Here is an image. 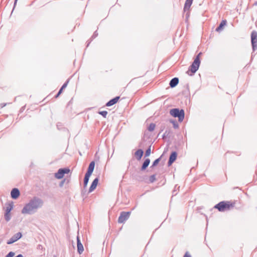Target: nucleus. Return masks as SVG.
Instances as JSON below:
<instances>
[{
  "label": "nucleus",
  "instance_id": "33",
  "mask_svg": "<svg viewBox=\"0 0 257 257\" xmlns=\"http://www.w3.org/2000/svg\"><path fill=\"white\" fill-rule=\"evenodd\" d=\"M63 92V90L61 89H59V90L58 91V93H57V94L55 95V98H58L59 97V96Z\"/></svg>",
  "mask_w": 257,
  "mask_h": 257
},
{
  "label": "nucleus",
  "instance_id": "2",
  "mask_svg": "<svg viewBox=\"0 0 257 257\" xmlns=\"http://www.w3.org/2000/svg\"><path fill=\"white\" fill-rule=\"evenodd\" d=\"M200 64V58H198V56L196 57L192 64L189 66L188 70L186 72V73L190 76H193L198 70Z\"/></svg>",
  "mask_w": 257,
  "mask_h": 257
},
{
  "label": "nucleus",
  "instance_id": "4",
  "mask_svg": "<svg viewBox=\"0 0 257 257\" xmlns=\"http://www.w3.org/2000/svg\"><path fill=\"white\" fill-rule=\"evenodd\" d=\"M131 213V211L121 212L118 218V222L119 223H124L129 218Z\"/></svg>",
  "mask_w": 257,
  "mask_h": 257
},
{
  "label": "nucleus",
  "instance_id": "37",
  "mask_svg": "<svg viewBox=\"0 0 257 257\" xmlns=\"http://www.w3.org/2000/svg\"><path fill=\"white\" fill-rule=\"evenodd\" d=\"M183 257H191V255L188 252H186Z\"/></svg>",
  "mask_w": 257,
  "mask_h": 257
},
{
  "label": "nucleus",
  "instance_id": "32",
  "mask_svg": "<svg viewBox=\"0 0 257 257\" xmlns=\"http://www.w3.org/2000/svg\"><path fill=\"white\" fill-rule=\"evenodd\" d=\"M15 255V253L13 251H11L5 257H13Z\"/></svg>",
  "mask_w": 257,
  "mask_h": 257
},
{
  "label": "nucleus",
  "instance_id": "36",
  "mask_svg": "<svg viewBox=\"0 0 257 257\" xmlns=\"http://www.w3.org/2000/svg\"><path fill=\"white\" fill-rule=\"evenodd\" d=\"M137 179L138 180L140 181H144V178H143V177H142L141 176H138L137 178Z\"/></svg>",
  "mask_w": 257,
  "mask_h": 257
},
{
  "label": "nucleus",
  "instance_id": "40",
  "mask_svg": "<svg viewBox=\"0 0 257 257\" xmlns=\"http://www.w3.org/2000/svg\"><path fill=\"white\" fill-rule=\"evenodd\" d=\"M201 54H202V53L200 52L196 57H198V58H200V55Z\"/></svg>",
  "mask_w": 257,
  "mask_h": 257
},
{
  "label": "nucleus",
  "instance_id": "35",
  "mask_svg": "<svg viewBox=\"0 0 257 257\" xmlns=\"http://www.w3.org/2000/svg\"><path fill=\"white\" fill-rule=\"evenodd\" d=\"M65 180H66V179H63V180H62L60 182V183H59V187H62L63 186V184H64V182H65Z\"/></svg>",
  "mask_w": 257,
  "mask_h": 257
},
{
  "label": "nucleus",
  "instance_id": "31",
  "mask_svg": "<svg viewBox=\"0 0 257 257\" xmlns=\"http://www.w3.org/2000/svg\"><path fill=\"white\" fill-rule=\"evenodd\" d=\"M68 80H67L63 85L62 86H61V87L60 88L61 89H62V90H63V89L64 88H65L66 87V86H67V84H68Z\"/></svg>",
  "mask_w": 257,
  "mask_h": 257
},
{
  "label": "nucleus",
  "instance_id": "39",
  "mask_svg": "<svg viewBox=\"0 0 257 257\" xmlns=\"http://www.w3.org/2000/svg\"><path fill=\"white\" fill-rule=\"evenodd\" d=\"M17 1L18 0H15V2H14V9L15 8L16 5V4H17Z\"/></svg>",
  "mask_w": 257,
  "mask_h": 257
},
{
  "label": "nucleus",
  "instance_id": "41",
  "mask_svg": "<svg viewBox=\"0 0 257 257\" xmlns=\"http://www.w3.org/2000/svg\"><path fill=\"white\" fill-rule=\"evenodd\" d=\"M15 257H23V255L21 254H18V255H17Z\"/></svg>",
  "mask_w": 257,
  "mask_h": 257
},
{
  "label": "nucleus",
  "instance_id": "20",
  "mask_svg": "<svg viewBox=\"0 0 257 257\" xmlns=\"http://www.w3.org/2000/svg\"><path fill=\"white\" fill-rule=\"evenodd\" d=\"M193 0H186L184 7V11H188L192 4Z\"/></svg>",
  "mask_w": 257,
  "mask_h": 257
},
{
  "label": "nucleus",
  "instance_id": "5",
  "mask_svg": "<svg viewBox=\"0 0 257 257\" xmlns=\"http://www.w3.org/2000/svg\"><path fill=\"white\" fill-rule=\"evenodd\" d=\"M43 201L38 197H33V213L38 208L42 207L43 205Z\"/></svg>",
  "mask_w": 257,
  "mask_h": 257
},
{
  "label": "nucleus",
  "instance_id": "10",
  "mask_svg": "<svg viewBox=\"0 0 257 257\" xmlns=\"http://www.w3.org/2000/svg\"><path fill=\"white\" fill-rule=\"evenodd\" d=\"M177 157V153L176 151H173L171 153L169 156V160L168 162V166L169 167L176 161Z\"/></svg>",
  "mask_w": 257,
  "mask_h": 257
},
{
  "label": "nucleus",
  "instance_id": "28",
  "mask_svg": "<svg viewBox=\"0 0 257 257\" xmlns=\"http://www.w3.org/2000/svg\"><path fill=\"white\" fill-rule=\"evenodd\" d=\"M156 180V178L155 174H153L150 176V178H149L150 183H153Z\"/></svg>",
  "mask_w": 257,
  "mask_h": 257
},
{
  "label": "nucleus",
  "instance_id": "38",
  "mask_svg": "<svg viewBox=\"0 0 257 257\" xmlns=\"http://www.w3.org/2000/svg\"><path fill=\"white\" fill-rule=\"evenodd\" d=\"M37 248L39 249H42L43 248V246L39 244L38 245Z\"/></svg>",
  "mask_w": 257,
  "mask_h": 257
},
{
  "label": "nucleus",
  "instance_id": "14",
  "mask_svg": "<svg viewBox=\"0 0 257 257\" xmlns=\"http://www.w3.org/2000/svg\"><path fill=\"white\" fill-rule=\"evenodd\" d=\"M20 191L18 189L14 188L11 192V197L14 199H16L20 196Z\"/></svg>",
  "mask_w": 257,
  "mask_h": 257
},
{
  "label": "nucleus",
  "instance_id": "23",
  "mask_svg": "<svg viewBox=\"0 0 257 257\" xmlns=\"http://www.w3.org/2000/svg\"><path fill=\"white\" fill-rule=\"evenodd\" d=\"M161 157H162V156L161 157H160L159 158L156 159L152 163V166H151V168H153L154 167H155V166H156L160 162V161H161Z\"/></svg>",
  "mask_w": 257,
  "mask_h": 257
},
{
  "label": "nucleus",
  "instance_id": "25",
  "mask_svg": "<svg viewBox=\"0 0 257 257\" xmlns=\"http://www.w3.org/2000/svg\"><path fill=\"white\" fill-rule=\"evenodd\" d=\"M156 124L154 123H151L148 127V130L149 132H153L155 128Z\"/></svg>",
  "mask_w": 257,
  "mask_h": 257
},
{
  "label": "nucleus",
  "instance_id": "30",
  "mask_svg": "<svg viewBox=\"0 0 257 257\" xmlns=\"http://www.w3.org/2000/svg\"><path fill=\"white\" fill-rule=\"evenodd\" d=\"M13 208V205H12L11 204H9L7 207H6V212L7 213H10V212L12 210Z\"/></svg>",
  "mask_w": 257,
  "mask_h": 257
},
{
  "label": "nucleus",
  "instance_id": "11",
  "mask_svg": "<svg viewBox=\"0 0 257 257\" xmlns=\"http://www.w3.org/2000/svg\"><path fill=\"white\" fill-rule=\"evenodd\" d=\"M77 247L78 253L80 254H81L84 250V248L78 236H77Z\"/></svg>",
  "mask_w": 257,
  "mask_h": 257
},
{
  "label": "nucleus",
  "instance_id": "3",
  "mask_svg": "<svg viewBox=\"0 0 257 257\" xmlns=\"http://www.w3.org/2000/svg\"><path fill=\"white\" fill-rule=\"evenodd\" d=\"M170 113L172 116L178 117V121L180 122L184 119L185 112L183 109H179L178 108L171 109L170 110Z\"/></svg>",
  "mask_w": 257,
  "mask_h": 257
},
{
  "label": "nucleus",
  "instance_id": "7",
  "mask_svg": "<svg viewBox=\"0 0 257 257\" xmlns=\"http://www.w3.org/2000/svg\"><path fill=\"white\" fill-rule=\"evenodd\" d=\"M251 43L253 51L257 50V32L253 31L251 33Z\"/></svg>",
  "mask_w": 257,
  "mask_h": 257
},
{
  "label": "nucleus",
  "instance_id": "12",
  "mask_svg": "<svg viewBox=\"0 0 257 257\" xmlns=\"http://www.w3.org/2000/svg\"><path fill=\"white\" fill-rule=\"evenodd\" d=\"M98 181H99V177H96V178H95L93 180V181L91 183L90 187H89V191H88L89 193L92 192L93 190H94L95 189V188H96V186L98 184Z\"/></svg>",
  "mask_w": 257,
  "mask_h": 257
},
{
  "label": "nucleus",
  "instance_id": "27",
  "mask_svg": "<svg viewBox=\"0 0 257 257\" xmlns=\"http://www.w3.org/2000/svg\"><path fill=\"white\" fill-rule=\"evenodd\" d=\"M4 217H5V220L8 222L11 219V214L10 213H7V212H5V215H4Z\"/></svg>",
  "mask_w": 257,
  "mask_h": 257
},
{
  "label": "nucleus",
  "instance_id": "34",
  "mask_svg": "<svg viewBox=\"0 0 257 257\" xmlns=\"http://www.w3.org/2000/svg\"><path fill=\"white\" fill-rule=\"evenodd\" d=\"M168 133H167V131H166L164 133V134L162 136V138L163 139H166L167 138V137L168 136Z\"/></svg>",
  "mask_w": 257,
  "mask_h": 257
},
{
  "label": "nucleus",
  "instance_id": "17",
  "mask_svg": "<svg viewBox=\"0 0 257 257\" xmlns=\"http://www.w3.org/2000/svg\"><path fill=\"white\" fill-rule=\"evenodd\" d=\"M150 163V159L149 158L146 159L142 165V167L140 169L141 171H144L146 170V169L149 166Z\"/></svg>",
  "mask_w": 257,
  "mask_h": 257
},
{
  "label": "nucleus",
  "instance_id": "16",
  "mask_svg": "<svg viewBox=\"0 0 257 257\" xmlns=\"http://www.w3.org/2000/svg\"><path fill=\"white\" fill-rule=\"evenodd\" d=\"M179 80L178 77H174V78H172L170 80V83H169V85H170V87L174 88V87H176L179 83Z\"/></svg>",
  "mask_w": 257,
  "mask_h": 257
},
{
  "label": "nucleus",
  "instance_id": "26",
  "mask_svg": "<svg viewBox=\"0 0 257 257\" xmlns=\"http://www.w3.org/2000/svg\"><path fill=\"white\" fill-rule=\"evenodd\" d=\"M151 146H150L147 149L146 151L145 154V157H149L151 152Z\"/></svg>",
  "mask_w": 257,
  "mask_h": 257
},
{
  "label": "nucleus",
  "instance_id": "9",
  "mask_svg": "<svg viewBox=\"0 0 257 257\" xmlns=\"http://www.w3.org/2000/svg\"><path fill=\"white\" fill-rule=\"evenodd\" d=\"M22 235L20 232L15 234L7 242V244H11L17 241L21 238Z\"/></svg>",
  "mask_w": 257,
  "mask_h": 257
},
{
  "label": "nucleus",
  "instance_id": "1",
  "mask_svg": "<svg viewBox=\"0 0 257 257\" xmlns=\"http://www.w3.org/2000/svg\"><path fill=\"white\" fill-rule=\"evenodd\" d=\"M234 206V203L222 201L216 204L213 208L217 209L220 212H223L225 210H229L231 207H233Z\"/></svg>",
  "mask_w": 257,
  "mask_h": 257
},
{
  "label": "nucleus",
  "instance_id": "22",
  "mask_svg": "<svg viewBox=\"0 0 257 257\" xmlns=\"http://www.w3.org/2000/svg\"><path fill=\"white\" fill-rule=\"evenodd\" d=\"M98 36V33L97 32V31H95L94 32V33L93 34L92 36H91V37L90 38V40L89 41H88L87 42V45H86V47H88V46L89 45V44H90L91 42L96 37H97Z\"/></svg>",
  "mask_w": 257,
  "mask_h": 257
},
{
  "label": "nucleus",
  "instance_id": "13",
  "mask_svg": "<svg viewBox=\"0 0 257 257\" xmlns=\"http://www.w3.org/2000/svg\"><path fill=\"white\" fill-rule=\"evenodd\" d=\"M94 167H95V162L93 161H91L88 166V168L86 173L85 174H88L89 175H91V174L93 173V170L94 169Z\"/></svg>",
  "mask_w": 257,
  "mask_h": 257
},
{
  "label": "nucleus",
  "instance_id": "18",
  "mask_svg": "<svg viewBox=\"0 0 257 257\" xmlns=\"http://www.w3.org/2000/svg\"><path fill=\"white\" fill-rule=\"evenodd\" d=\"M144 154V151L140 149H138L135 153V155L138 160H140Z\"/></svg>",
  "mask_w": 257,
  "mask_h": 257
},
{
  "label": "nucleus",
  "instance_id": "24",
  "mask_svg": "<svg viewBox=\"0 0 257 257\" xmlns=\"http://www.w3.org/2000/svg\"><path fill=\"white\" fill-rule=\"evenodd\" d=\"M170 122L173 124L174 128L176 129L179 127V124L176 120L170 119Z\"/></svg>",
  "mask_w": 257,
  "mask_h": 257
},
{
  "label": "nucleus",
  "instance_id": "29",
  "mask_svg": "<svg viewBox=\"0 0 257 257\" xmlns=\"http://www.w3.org/2000/svg\"><path fill=\"white\" fill-rule=\"evenodd\" d=\"M98 113L101 115L103 117L106 118L108 112L107 111L103 110L99 111Z\"/></svg>",
  "mask_w": 257,
  "mask_h": 257
},
{
  "label": "nucleus",
  "instance_id": "15",
  "mask_svg": "<svg viewBox=\"0 0 257 257\" xmlns=\"http://www.w3.org/2000/svg\"><path fill=\"white\" fill-rule=\"evenodd\" d=\"M120 98V96H116L109 100L105 104L106 106H111L117 102Z\"/></svg>",
  "mask_w": 257,
  "mask_h": 257
},
{
  "label": "nucleus",
  "instance_id": "6",
  "mask_svg": "<svg viewBox=\"0 0 257 257\" xmlns=\"http://www.w3.org/2000/svg\"><path fill=\"white\" fill-rule=\"evenodd\" d=\"M70 172V169L67 168L59 169L57 172L55 174V177L58 179H62L65 174H68Z\"/></svg>",
  "mask_w": 257,
  "mask_h": 257
},
{
  "label": "nucleus",
  "instance_id": "8",
  "mask_svg": "<svg viewBox=\"0 0 257 257\" xmlns=\"http://www.w3.org/2000/svg\"><path fill=\"white\" fill-rule=\"evenodd\" d=\"M32 212V200L26 204L22 210V213L24 214H30Z\"/></svg>",
  "mask_w": 257,
  "mask_h": 257
},
{
  "label": "nucleus",
  "instance_id": "21",
  "mask_svg": "<svg viewBox=\"0 0 257 257\" xmlns=\"http://www.w3.org/2000/svg\"><path fill=\"white\" fill-rule=\"evenodd\" d=\"M91 175L85 174L84 180H83V187L84 188H86L87 186L88 183L89 182V178Z\"/></svg>",
  "mask_w": 257,
  "mask_h": 257
},
{
  "label": "nucleus",
  "instance_id": "19",
  "mask_svg": "<svg viewBox=\"0 0 257 257\" xmlns=\"http://www.w3.org/2000/svg\"><path fill=\"white\" fill-rule=\"evenodd\" d=\"M226 23L227 21L226 20H222L219 24V26L216 28V31L219 32L222 31L223 27L226 25Z\"/></svg>",
  "mask_w": 257,
  "mask_h": 257
}]
</instances>
